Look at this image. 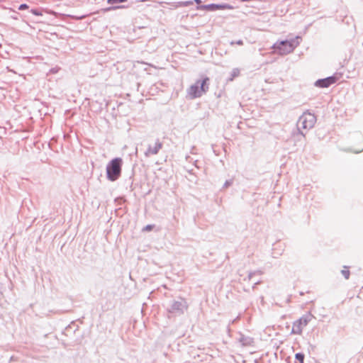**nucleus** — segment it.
Wrapping results in <instances>:
<instances>
[{
  "instance_id": "10",
  "label": "nucleus",
  "mask_w": 363,
  "mask_h": 363,
  "mask_svg": "<svg viewBox=\"0 0 363 363\" xmlns=\"http://www.w3.org/2000/svg\"><path fill=\"white\" fill-rule=\"evenodd\" d=\"M296 359L300 362V363H303L304 354L301 353H297L295 356Z\"/></svg>"
},
{
  "instance_id": "1",
  "label": "nucleus",
  "mask_w": 363,
  "mask_h": 363,
  "mask_svg": "<svg viewBox=\"0 0 363 363\" xmlns=\"http://www.w3.org/2000/svg\"><path fill=\"white\" fill-rule=\"evenodd\" d=\"M208 77H205L202 81H197L195 84L191 85L187 91V94L191 99H195L201 96L208 89Z\"/></svg>"
},
{
  "instance_id": "8",
  "label": "nucleus",
  "mask_w": 363,
  "mask_h": 363,
  "mask_svg": "<svg viewBox=\"0 0 363 363\" xmlns=\"http://www.w3.org/2000/svg\"><path fill=\"white\" fill-rule=\"evenodd\" d=\"M161 147L162 143H160L159 141H156L154 143L150 145L149 148L147 150V153L151 155L157 154L158 151L161 149Z\"/></svg>"
},
{
  "instance_id": "12",
  "label": "nucleus",
  "mask_w": 363,
  "mask_h": 363,
  "mask_svg": "<svg viewBox=\"0 0 363 363\" xmlns=\"http://www.w3.org/2000/svg\"><path fill=\"white\" fill-rule=\"evenodd\" d=\"M192 4V1L180 2L179 5L182 6H186Z\"/></svg>"
},
{
  "instance_id": "5",
  "label": "nucleus",
  "mask_w": 363,
  "mask_h": 363,
  "mask_svg": "<svg viewBox=\"0 0 363 363\" xmlns=\"http://www.w3.org/2000/svg\"><path fill=\"white\" fill-rule=\"evenodd\" d=\"M199 10H203V11H214L217 10H232L234 9V7L230 4H207V5H202L197 8Z\"/></svg>"
},
{
  "instance_id": "17",
  "label": "nucleus",
  "mask_w": 363,
  "mask_h": 363,
  "mask_svg": "<svg viewBox=\"0 0 363 363\" xmlns=\"http://www.w3.org/2000/svg\"><path fill=\"white\" fill-rule=\"evenodd\" d=\"M195 2L197 4H200L201 1V0H194Z\"/></svg>"
},
{
  "instance_id": "2",
  "label": "nucleus",
  "mask_w": 363,
  "mask_h": 363,
  "mask_svg": "<svg viewBox=\"0 0 363 363\" xmlns=\"http://www.w3.org/2000/svg\"><path fill=\"white\" fill-rule=\"evenodd\" d=\"M122 163V159L118 157L112 160L108 163L106 167L107 177L108 179L115 181L120 177Z\"/></svg>"
},
{
  "instance_id": "6",
  "label": "nucleus",
  "mask_w": 363,
  "mask_h": 363,
  "mask_svg": "<svg viewBox=\"0 0 363 363\" xmlns=\"http://www.w3.org/2000/svg\"><path fill=\"white\" fill-rule=\"evenodd\" d=\"M308 323L306 318H301L293 323L291 333L296 335H300L302 333L303 327Z\"/></svg>"
},
{
  "instance_id": "18",
  "label": "nucleus",
  "mask_w": 363,
  "mask_h": 363,
  "mask_svg": "<svg viewBox=\"0 0 363 363\" xmlns=\"http://www.w3.org/2000/svg\"><path fill=\"white\" fill-rule=\"evenodd\" d=\"M238 43L239 45H242V41H239Z\"/></svg>"
},
{
  "instance_id": "19",
  "label": "nucleus",
  "mask_w": 363,
  "mask_h": 363,
  "mask_svg": "<svg viewBox=\"0 0 363 363\" xmlns=\"http://www.w3.org/2000/svg\"><path fill=\"white\" fill-rule=\"evenodd\" d=\"M118 8H123V6H118ZM115 9H118V7H116Z\"/></svg>"
},
{
  "instance_id": "13",
  "label": "nucleus",
  "mask_w": 363,
  "mask_h": 363,
  "mask_svg": "<svg viewBox=\"0 0 363 363\" xmlns=\"http://www.w3.org/2000/svg\"><path fill=\"white\" fill-rule=\"evenodd\" d=\"M239 74H240V70L238 69H235L233 71L232 75L233 77H238Z\"/></svg>"
},
{
  "instance_id": "11",
  "label": "nucleus",
  "mask_w": 363,
  "mask_h": 363,
  "mask_svg": "<svg viewBox=\"0 0 363 363\" xmlns=\"http://www.w3.org/2000/svg\"><path fill=\"white\" fill-rule=\"evenodd\" d=\"M127 1V0H107V2L109 4H114V3H123V2H125Z\"/></svg>"
},
{
  "instance_id": "14",
  "label": "nucleus",
  "mask_w": 363,
  "mask_h": 363,
  "mask_svg": "<svg viewBox=\"0 0 363 363\" xmlns=\"http://www.w3.org/2000/svg\"><path fill=\"white\" fill-rule=\"evenodd\" d=\"M28 9V6L26 4H23L20 5V6L18 8L19 10H24V9Z\"/></svg>"
},
{
  "instance_id": "3",
  "label": "nucleus",
  "mask_w": 363,
  "mask_h": 363,
  "mask_svg": "<svg viewBox=\"0 0 363 363\" xmlns=\"http://www.w3.org/2000/svg\"><path fill=\"white\" fill-rule=\"evenodd\" d=\"M298 42L295 40H284L276 43L274 48L281 55H286L291 52L296 47Z\"/></svg>"
},
{
  "instance_id": "9",
  "label": "nucleus",
  "mask_w": 363,
  "mask_h": 363,
  "mask_svg": "<svg viewBox=\"0 0 363 363\" xmlns=\"http://www.w3.org/2000/svg\"><path fill=\"white\" fill-rule=\"evenodd\" d=\"M341 274L346 279H348L350 275L349 268L347 267H344L343 269L341 270Z\"/></svg>"
},
{
  "instance_id": "16",
  "label": "nucleus",
  "mask_w": 363,
  "mask_h": 363,
  "mask_svg": "<svg viewBox=\"0 0 363 363\" xmlns=\"http://www.w3.org/2000/svg\"><path fill=\"white\" fill-rule=\"evenodd\" d=\"M152 229V225H147L145 228V230H151Z\"/></svg>"
},
{
  "instance_id": "4",
  "label": "nucleus",
  "mask_w": 363,
  "mask_h": 363,
  "mask_svg": "<svg viewBox=\"0 0 363 363\" xmlns=\"http://www.w3.org/2000/svg\"><path fill=\"white\" fill-rule=\"evenodd\" d=\"M315 121V115L306 112L299 118L298 125L303 129H311L314 126Z\"/></svg>"
},
{
  "instance_id": "7",
  "label": "nucleus",
  "mask_w": 363,
  "mask_h": 363,
  "mask_svg": "<svg viewBox=\"0 0 363 363\" xmlns=\"http://www.w3.org/2000/svg\"><path fill=\"white\" fill-rule=\"evenodd\" d=\"M335 78L331 77L317 81L316 85L322 88H326L330 86L331 84L335 83Z\"/></svg>"
},
{
  "instance_id": "15",
  "label": "nucleus",
  "mask_w": 363,
  "mask_h": 363,
  "mask_svg": "<svg viewBox=\"0 0 363 363\" xmlns=\"http://www.w3.org/2000/svg\"><path fill=\"white\" fill-rule=\"evenodd\" d=\"M31 12L35 16H42V13L38 12L37 10H32Z\"/></svg>"
}]
</instances>
